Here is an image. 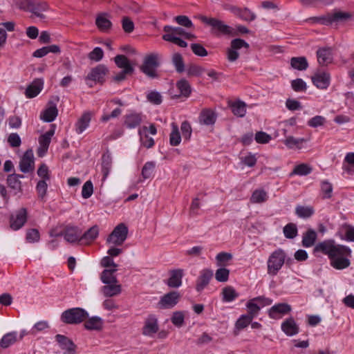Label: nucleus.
Returning <instances> with one entry per match:
<instances>
[{
	"label": "nucleus",
	"mask_w": 354,
	"mask_h": 354,
	"mask_svg": "<svg viewBox=\"0 0 354 354\" xmlns=\"http://www.w3.org/2000/svg\"><path fill=\"white\" fill-rule=\"evenodd\" d=\"M313 253H322L330 259L337 255H351V250L345 245L336 244L333 239H328L318 243L313 249Z\"/></svg>",
	"instance_id": "obj_1"
},
{
	"label": "nucleus",
	"mask_w": 354,
	"mask_h": 354,
	"mask_svg": "<svg viewBox=\"0 0 354 354\" xmlns=\"http://www.w3.org/2000/svg\"><path fill=\"white\" fill-rule=\"evenodd\" d=\"M286 254L279 248L271 253L268 259V273L276 275L285 263Z\"/></svg>",
	"instance_id": "obj_2"
},
{
	"label": "nucleus",
	"mask_w": 354,
	"mask_h": 354,
	"mask_svg": "<svg viewBox=\"0 0 354 354\" xmlns=\"http://www.w3.org/2000/svg\"><path fill=\"white\" fill-rule=\"evenodd\" d=\"M200 20L206 25L212 27V32L216 35H233V29L232 27L226 25L220 19L213 17H207L206 16H201Z\"/></svg>",
	"instance_id": "obj_3"
},
{
	"label": "nucleus",
	"mask_w": 354,
	"mask_h": 354,
	"mask_svg": "<svg viewBox=\"0 0 354 354\" xmlns=\"http://www.w3.org/2000/svg\"><path fill=\"white\" fill-rule=\"evenodd\" d=\"M88 317V313L81 308H73L65 310L61 315V319L68 324H78Z\"/></svg>",
	"instance_id": "obj_4"
},
{
	"label": "nucleus",
	"mask_w": 354,
	"mask_h": 354,
	"mask_svg": "<svg viewBox=\"0 0 354 354\" xmlns=\"http://www.w3.org/2000/svg\"><path fill=\"white\" fill-rule=\"evenodd\" d=\"M158 59L159 55L157 53L147 55L140 66V71L151 78L157 77L156 68L159 66Z\"/></svg>",
	"instance_id": "obj_5"
},
{
	"label": "nucleus",
	"mask_w": 354,
	"mask_h": 354,
	"mask_svg": "<svg viewBox=\"0 0 354 354\" xmlns=\"http://www.w3.org/2000/svg\"><path fill=\"white\" fill-rule=\"evenodd\" d=\"M128 228L124 223L118 225L112 232L109 235L106 242L115 245H122L127 239Z\"/></svg>",
	"instance_id": "obj_6"
},
{
	"label": "nucleus",
	"mask_w": 354,
	"mask_h": 354,
	"mask_svg": "<svg viewBox=\"0 0 354 354\" xmlns=\"http://www.w3.org/2000/svg\"><path fill=\"white\" fill-rule=\"evenodd\" d=\"M108 73V68L103 64H99L95 67L91 68L87 76L85 77L86 84L89 87H93V84L89 83L88 81L94 82L95 83H99L103 84L105 82V76Z\"/></svg>",
	"instance_id": "obj_7"
},
{
	"label": "nucleus",
	"mask_w": 354,
	"mask_h": 354,
	"mask_svg": "<svg viewBox=\"0 0 354 354\" xmlns=\"http://www.w3.org/2000/svg\"><path fill=\"white\" fill-rule=\"evenodd\" d=\"M28 211L26 208L22 207L17 210L10 217V227L13 230H18L21 228L27 221Z\"/></svg>",
	"instance_id": "obj_8"
},
{
	"label": "nucleus",
	"mask_w": 354,
	"mask_h": 354,
	"mask_svg": "<svg viewBox=\"0 0 354 354\" xmlns=\"http://www.w3.org/2000/svg\"><path fill=\"white\" fill-rule=\"evenodd\" d=\"M328 15L329 25L335 26L345 24L353 18L352 12L341 10H334L333 12H328Z\"/></svg>",
	"instance_id": "obj_9"
},
{
	"label": "nucleus",
	"mask_w": 354,
	"mask_h": 354,
	"mask_svg": "<svg viewBox=\"0 0 354 354\" xmlns=\"http://www.w3.org/2000/svg\"><path fill=\"white\" fill-rule=\"evenodd\" d=\"M180 298L181 295L178 292L171 291L160 298L158 306L160 308H172L179 302Z\"/></svg>",
	"instance_id": "obj_10"
},
{
	"label": "nucleus",
	"mask_w": 354,
	"mask_h": 354,
	"mask_svg": "<svg viewBox=\"0 0 354 354\" xmlns=\"http://www.w3.org/2000/svg\"><path fill=\"white\" fill-rule=\"evenodd\" d=\"M158 320L156 315H149L144 322L142 334L145 336L153 337L158 332Z\"/></svg>",
	"instance_id": "obj_11"
},
{
	"label": "nucleus",
	"mask_w": 354,
	"mask_h": 354,
	"mask_svg": "<svg viewBox=\"0 0 354 354\" xmlns=\"http://www.w3.org/2000/svg\"><path fill=\"white\" fill-rule=\"evenodd\" d=\"M19 169L23 173H28L34 171L35 161L32 149H28L24 153L19 161Z\"/></svg>",
	"instance_id": "obj_12"
},
{
	"label": "nucleus",
	"mask_w": 354,
	"mask_h": 354,
	"mask_svg": "<svg viewBox=\"0 0 354 354\" xmlns=\"http://www.w3.org/2000/svg\"><path fill=\"white\" fill-rule=\"evenodd\" d=\"M292 310L291 306L286 303H279L272 306L269 311V317L273 319H279Z\"/></svg>",
	"instance_id": "obj_13"
},
{
	"label": "nucleus",
	"mask_w": 354,
	"mask_h": 354,
	"mask_svg": "<svg viewBox=\"0 0 354 354\" xmlns=\"http://www.w3.org/2000/svg\"><path fill=\"white\" fill-rule=\"evenodd\" d=\"M55 339L59 347L64 351L63 354H75L77 346L71 339L62 335H57Z\"/></svg>",
	"instance_id": "obj_14"
},
{
	"label": "nucleus",
	"mask_w": 354,
	"mask_h": 354,
	"mask_svg": "<svg viewBox=\"0 0 354 354\" xmlns=\"http://www.w3.org/2000/svg\"><path fill=\"white\" fill-rule=\"evenodd\" d=\"M311 79L313 84L320 89L327 88L330 83V76L327 72H317Z\"/></svg>",
	"instance_id": "obj_15"
},
{
	"label": "nucleus",
	"mask_w": 354,
	"mask_h": 354,
	"mask_svg": "<svg viewBox=\"0 0 354 354\" xmlns=\"http://www.w3.org/2000/svg\"><path fill=\"white\" fill-rule=\"evenodd\" d=\"M62 234L68 242L81 243L82 230L77 226H67Z\"/></svg>",
	"instance_id": "obj_16"
},
{
	"label": "nucleus",
	"mask_w": 354,
	"mask_h": 354,
	"mask_svg": "<svg viewBox=\"0 0 354 354\" xmlns=\"http://www.w3.org/2000/svg\"><path fill=\"white\" fill-rule=\"evenodd\" d=\"M55 133L54 129H50L39 138V147L37 149V155L42 157L47 152L51 141V137Z\"/></svg>",
	"instance_id": "obj_17"
},
{
	"label": "nucleus",
	"mask_w": 354,
	"mask_h": 354,
	"mask_svg": "<svg viewBox=\"0 0 354 354\" xmlns=\"http://www.w3.org/2000/svg\"><path fill=\"white\" fill-rule=\"evenodd\" d=\"M49 9V6L46 1L40 0H35V2L30 9L32 13L31 18L35 17L39 18L41 20L46 19V15L43 12L47 11Z\"/></svg>",
	"instance_id": "obj_18"
},
{
	"label": "nucleus",
	"mask_w": 354,
	"mask_h": 354,
	"mask_svg": "<svg viewBox=\"0 0 354 354\" xmlns=\"http://www.w3.org/2000/svg\"><path fill=\"white\" fill-rule=\"evenodd\" d=\"M116 271L115 268L113 269H106L101 274L102 281L107 284L103 288H121L120 284H117L118 281L116 277L114 276V272Z\"/></svg>",
	"instance_id": "obj_19"
},
{
	"label": "nucleus",
	"mask_w": 354,
	"mask_h": 354,
	"mask_svg": "<svg viewBox=\"0 0 354 354\" xmlns=\"http://www.w3.org/2000/svg\"><path fill=\"white\" fill-rule=\"evenodd\" d=\"M229 10L232 13L243 21H252L256 19V15L248 8L242 9L234 6H231Z\"/></svg>",
	"instance_id": "obj_20"
},
{
	"label": "nucleus",
	"mask_w": 354,
	"mask_h": 354,
	"mask_svg": "<svg viewBox=\"0 0 354 354\" xmlns=\"http://www.w3.org/2000/svg\"><path fill=\"white\" fill-rule=\"evenodd\" d=\"M142 122V115L139 113H130L124 116V125L128 129H135Z\"/></svg>",
	"instance_id": "obj_21"
},
{
	"label": "nucleus",
	"mask_w": 354,
	"mask_h": 354,
	"mask_svg": "<svg viewBox=\"0 0 354 354\" xmlns=\"http://www.w3.org/2000/svg\"><path fill=\"white\" fill-rule=\"evenodd\" d=\"M24 177L22 174H17L15 173L8 176L6 179L7 185L9 188L14 191L15 194L22 192L20 178Z\"/></svg>",
	"instance_id": "obj_22"
},
{
	"label": "nucleus",
	"mask_w": 354,
	"mask_h": 354,
	"mask_svg": "<svg viewBox=\"0 0 354 354\" xmlns=\"http://www.w3.org/2000/svg\"><path fill=\"white\" fill-rule=\"evenodd\" d=\"M84 321V326L88 330L101 331L104 328V321L100 317L93 316Z\"/></svg>",
	"instance_id": "obj_23"
},
{
	"label": "nucleus",
	"mask_w": 354,
	"mask_h": 354,
	"mask_svg": "<svg viewBox=\"0 0 354 354\" xmlns=\"http://www.w3.org/2000/svg\"><path fill=\"white\" fill-rule=\"evenodd\" d=\"M317 62L321 66H327L333 61L331 48L325 47L317 50Z\"/></svg>",
	"instance_id": "obj_24"
},
{
	"label": "nucleus",
	"mask_w": 354,
	"mask_h": 354,
	"mask_svg": "<svg viewBox=\"0 0 354 354\" xmlns=\"http://www.w3.org/2000/svg\"><path fill=\"white\" fill-rule=\"evenodd\" d=\"M281 330L288 336H293L299 333V328L292 317H289L281 324Z\"/></svg>",
	"instance_id": "obj_25"
},
{
	"label": "nucleus",
	"mask_w": 354,
	"mask_h": 354,
	"mask_svg": "<svg viewBox=\"0 0 354 354\" xmlns=\"http://www.w3.org/2000/svg\"><path fill=\"white\" fill-rule=\"evenodd\" d=\"M184 275L183 269H176L170 271V277L167 285L170 288H178L182 284V278Z\"/></svg>",
	"instance_id": "obj_26"
},
{
	"label": "nucleus",
	"mask_w": 354,
	"mask_h": 354,
	"mask_svg": "<svg viewBox=\"0 0 354 354\" xmlns=\"http://www.w3.org/2000/svg\"><path fill=\"white\" fill-rule=\"evenodd\" d=\"M44 82L40 79L34 80L26 89L25 95L28 98L36 97L42 90Z\"/></svg>",
	"instance_id": "obj_27"
},
{
	"label": "nucleus",
	"mask_w": 354,
	"mask_h": 354,
	"mask_svg": "<svg viewBox=\"0 0 354 354\" xmlns=\"http://www.w3.org/2000/svg\"><path fill=\"white\" fill-rule=\"evenodd\" d=\"M351 255H337L330 259V265L337 270H343L350 266V260L348 259Z\"/></svg>",
	"instance_id": "obj_28"
},
{
	"label": "nucleus",
	"mask_w": 354,
	"mask_h": 354,
	"mask_svg": "<svg viewBox=\"0 0 354 354\" xmlns=\"http://www.w3.org/2000/svg\"><path fill=\"white\" fill-rule=\"evenodd\" d=\"M49 106L40 115V118L46 122H51L57 116L58 110L56 104L52 102H49Z\"/></svg>",
	"instance_id": "obj_29"
},
{
	"label": "nucleus",
	"mask_w": 354,
	"mask_h": 354,
	"mask_svg": "<svg viewBox=\"0 0 354 354\" xmlns=\"http://www.w3.org/2000/svg\"><path fill=\"white\" fill-rule=\"evenodd\" d=\"M214 276L213 270L211 269H203L200 272L196 280V288H204L207 286Z\"/></svg>",
	"instance_id": "obj_30"
},
{
	"label": "nucleus",
	"mask_w": 354,
	"mask_h": 354,
	"mask_svg": "<svg viewBox=\"0 0 354 354\" xmlns=\"http://www.w3.org/2000/svg\"><path fill=\"white\" fill-rule=\"evenodd\" d=\"M99 235V227L97 225H93L90 227L85 232H82L81 235V243L82 244H90L93 241L96 239V238Z\"/></svg>",
	"instance_id": "obj_31"
},
{
	"label": "nucleus",
	"mask_w": 354,
	"mask_h": 354,
	"mask_svg": "<svg viewBox=\"0 0 354 354\" xmlns=\"http://www.w3.org/2000/svg\"><path fill=\"white\" fill-rule=\"evenodd\" d=\"M261 297H256L249 300L247 303V308H248V315L254 319L255 317L260 309H261Z\"/></svg>",
	"instance_id": "obj_32"
},
{
	"label": "nucleus",
	"mask_w": 354,
	"mask_h": 354,
	"mask_svg": "<svg viewBox=\"0 0 354 354\" xmlns=\"http://www.w3.org/2000/svg\"><path fill=\"white\" fill-rule=\"evenodd\" d=\"M176 86L180 92V95H176V97L183 96L187 98L190 96L192 89L189 82L186 79L179 80L176 82Z\"/></svg>",
	"instance_id": "obj_33"
},
{
	"label": "nucleus",
	"mask_w": 354,
	"mask_h": 354,
	"mask_svg": "<svg viewBox=\"0 0 354 354\" xmlns=\"http://www.w3.org/2000/svg\"><path fill=\"white\" fill-rule=\"evenodd\" d=\"M114 61L118 68L123 69L124 73H133L134 68L125 55H118L115 57Z\"/></svg>",
	"instance_id": "obj_34"
},
{
	"label": "nucleus",
	"mask_w": 354,
	"mask_h": 354,
	"mask_svg": "<svg viewBox=\"0 0 354 354\" xmlns=\"http://www.w3.org/2000/svg\"><path fill=\"white\" fill-rule=\"evenodd\" d=\"M91 120L90 112L84 113L75 124V131L77 133H82L89 125Z\"/></svg>",
	"instance_id": "obj_35"
},
{
	"label": "nucleus",
	"mask_w": 354,
	"mask_h": 354,
	"mask_svg": "<svg viewBox=\"0 0 354 354\" xmlns=\"http://www.w3.org/2000/svg\"><path fill=\"white\" fill-rule=\"evenodd\" d=\"M112 167V158L111 153L107 151L102 156V172L103 180L107 178Z\"/></svg>",
	"instance_id": "obj_36"
},
{
	"label": "nucleus",
	"mask_w": 354,
	"mask_h": 354,
	"mask_svg": "<svg viewBox=\"0 0 354 354\" xmlns=\"http://www.w3.org/2000/svg\"><path fill=\"white\" fill-rule=\"evenodd\" d=\"M317 238V232L313 229H308L302 236V245L305 248H310L315 245Z\"/></svg>",
	"instance_id": "obj_37"
},
{
	"label": "nucleus",
	"mask_w": 354,
	"mask_h": 354,
	"mask_svg": "<svg viewBox=\"0 0 354 354\" xmlns=\"http://www.w3.org/2000/svg\"><path fill=\"white\" fill-rule=\"evenodd\" d=\"M95 24L97 28L104 32H109L112 26L111 21L106 18L104 14H101L97 17Z\"/></svg>",
	"instance_id": "obj_38"
},
{
	"label": "nucleus",
	"mask_w": 354,
	"mask_h": 354,
	"mask_svg": "<svg viewBox=\"0 0 354 354\" xmlns=\"http://www.w3.org/2000/svg\"><path fill=\"white\" fill-rule=\"evenodd\" d=\"M199 118L201 123L206 125H211L215 123L216 115L213 111L205 109L202 111Z\"/></svg>",
	"instance_id": "obj_39"
},
{
	"label": "nucleus",
	"mask_w": 354,
	"mask_h": 354,
	"mask_svg": "<svg viewBox=\"0 0 354 354\" xmlns=\"http://www.w3.org/2000/svg\"><path fill=\"white\" fill-rule=\"evenodd\" d=\"M290 66L298 71L306 70L308 63L305 57H293L290 59Z\"/></svg>",
	"instance_id": "obj_40"
},
{
	"label": "nucleus",
	"mask_w": 354,
	"mask_h": 354,
	"mask_svg": "<svg viewBox=\"0 0 354 354\" xmlns=\"http://www.w3.org/2000/svg\"><path fill=\"white\" fill-rule=\"evenodd\" d=\"M232 112L238 117H243L246 113V104L241 100H238L232 103Z\"/></svg>",
	"instance_id": "obj_41"
},
{
	"label": "nucleus",
	"mask_w": 354,
	"mask_h": 354,
	"mask_svg": "<svg viewBox=\"0 0 354 354\" xmlns=\"http://www.w3.org/2000/svg\"><path fill=\"white\" fill-rule=\"evenodd\" d=\"M171 62L178 73H182L185 70L183 57L179 53H175L171 57Z\"/></svg>",
	"instance_id": "obj_42"
},
{
	"label": "nucleus",
	"mask_w": 354,
	"mask_h": 354,
	"mask_svg": "<svg viewBox=\"0 0 354 354\" xmlns=\"http://www.w3.org/2000/svg\"><path fill=\"white\" fill-rule=\"evenodd\" d=\"M315 211L313 207L297 205L295 208V214L298 217L302 218H308L311 217Z\"/></svg>",
	"instance_id": "obj_43"
},
{
	"label": "nucleus",
	"mask_w": 354,
	"mask_h": 354,
	"mask_svg": "<svg viewBox=\"0 0 354 354\" xmlns=\"http://www.w3.org/2000/svg\"><path fill=\"white\" fill-rule=\"evenodd\" d=\"M343 169L348 174L354 173V153H348L344 158Z\"/></svg>",
	"instance_id": "obj_44"
},
{
	"label": "nucleus",
	"mask_w": 354,
	"mask_h": 354,
	"mask_svg": "<svg viewBox=\"0 0 354 354\" xmlns=\"http://www.w3.org/2000/svg\"><path fill=\"white\" fill-rule=\"evenodd\" d=\"M313 169L310 166L307 164L302 163L295 167L292 171L290 173V176L299 175V176H306L310 174Z\"/></svg>",
	"instance_id": "obj_45"
},
{
	"label": "nucleus",
	"mask_w": 354,
	"mask_h": 354,
	"mask_svg": "<svg viewBox=\"0 0 354 354\" xmlns=\"http://www.w3.org/2000/svg\"><path fill=\"white\" fill-rule=\"evenodd\" d=\"M205 71V68L195 64H189L187 67V74L189 77H199Z\"/></svg>",
	"instance_id": "obj_46"
},
{
	"label": "nucleus",
	"mask_w": 354,
	"mask_h": 354,
	"mask_svg": "<svg viewBox=\"0 0 354 354\" xmlns=\"http://www.w3.org/2000/svg\"><path fill=\"white\" fill-rule=\"evenodd\" d=\"M268 199L267 193L263 189H256L253 192L250 202L252 203H261L266 201Z\"/></svg>",
	"instance_id": "obj_47"
},
{
	"label": "nucleus",
	"mask_w": 354,
	"mask_h": 354,
	"mask_svg": "<svg viewBox=\"0 0 354 354\" xmlns=\"http://www.w3.org/2000/svg\"><path fill=\"white\" fill-rule=\"evenodd\" d=\"M283 232L286 238L292 239L297 236L298 230L296 224L288 223L283 227Z\"/></svg>",
	"instance_id": "obj_48"
},
{
	"label": "nucleus",
	"mask_w": 354,
	"mask_h": 354,
	"mask_svg": "<svg viewBox=\"0 0 354 354\" xmlns=\"http://www.w3.org/2000/svg\"><path fill=\"white\" fill-rule=\"evenodd\" d=\"M156 163L153 161L147 162L144 165L141 171V176L143 180L148 179L151 176L153 172L154 171Z\"/></svg>",
	"instance_id": "obj_49"
},
{
	"label": "nucleus",
	"mask_w": 354,
	"mask_h": 354,
	"mask_svg": "<svg viewBox=\"0 0 354 354\" xmlns=\"http://www.w3.org/2000/svg\"><path fill=\"white\" fill-rule=\"evenodd\" d=\"M17 341V334L16 333H9L6 334L0 342V346L3 348H8L11 344H14Z\"/></svg>",
	"instance_id": "obj_50"
},
{
	"label": "nucleus",
	"mask_w": 354,
	"mask_h": 354,
	"mask_svg": "<svg viewBox=\"0 0 354 354\" xmlns=\"http://www.w3.org/2000/svg\"><path fill=\"white\" fill-rule=\"evenodd\" d=\"M173 129L170 133L169 142L171 146H178L181 141V137L178 131V126L172 124Z\"/></svg>",
	"instance_id": "obj_51"
},
{
	"label": "nucleus",
	"mask_w": 354,
	"mask_h": 354,
	"mask_svg": "<svg viewBox=\"0 0 354 354\" xmlns=\"http://www.w3.org/2000/svg\"><path fill=\"white\" fill-rule=\"evenodd\" d=\"M171 323L176 327L180 328L185 323V314L183 311H175L171 317Z\"/></svg>",
	"instance_id": "obj_52"
},
{
	"label": "nucleus",
	"mask_w": 354,
	"mask_h": 354,
	"mask_svg": "<svg viewBox=\"0 0 354 354\" xmlns=\"http://www.w3.org/2000/svg\"><path fill=\"white\" fill-rule=\"evenodd\" d=\"M163 30L165 32V35H169L173 37L183 36L185 35V30L180 27H172L171 26H165L163 28Z\"/></svg>",
	"instance_id": "obj_53"
},
{
	"label": "nucleus",
	"mask_w": 354,
	"mask_h": 354,
	"mask_svg": "<svg viewBox=\"0 0 354 354\" xmlns=\"http://www.w3.org/2000/svg\"><path fill=\"white\" fill-rule=\"evenodd\" d=\"M306 142L307 140L305 138H295L293 136H288L285 140V145L289 148H293L294 147H296L300 149L301 145Z\"/></svg>",
	"instance_id": "obj_54"
},
{
	"label": "nucleus",
	"mask_w": 354,
	"mask_h": 354,
	"mask_svg": "<svg viewBox=\"0 0 354 354\" xmlns=\"http://www.w3.org/2000/svg\"><path fill=\"white\" fill-rule=\"evenodd\" d=\"M232 259V254L225 252L218 253L216 257L217 265L221 267L225 266L227 263Z\"/></svg>",
	"instance_id": "obj_55"
},
{
	"label": "nucleus",
	"mask_w": 354,
	"mask_h": 354,
	"mask_svg": "<svg viewBox=\"0 0 354 354\" xmlns=\"http://www.w3.org/2000/svg\"><path fill=\"white\" fill-rule=\"evenodd\" d=\"M321 192L323 198H330L332 197L333 185L328 180H324L321 183Z\"/></svg>",
	"instance_id": "obj_56"
},
{
	"label": "nucleus",
	"mask_w": 354,
	"mask_h": 354,
	"mask_svg": "<svg viewBox=\"0 0 354 354\" xmlns=\"http://www.w3.org/2000/svg\"><path fill=\"white\" fill-rule=\"evenodd\" d=\"M306 21L312 24H319L324 26H330L328 13L319 17H310L306 19Z\"/></svg>",
	"instance_id": "obj_57"
},
{
	"label": "nucleus",
	"mask_w": 354,
	"mask_h": 354,
	"mask_svg": "<svg viewBox=\"0 0 354 354\" xmlns=\"http://www.w3.org/2000/svg\"><path fill=\"white\" fill-rule=\"evenodd\" d=\"M162 39L166 41L175 44L181 48H185L187 46V43L185 41L180 39L179 37H173L169 35H163Z\"/></svg>",
	"instance_id": "obj_58"
},
{
	"label": "nucleus",
	"mask_w": 354,
	"mask_h": 354,
	"mask_svg": "<svg viewBox=\"0 0 354 354\" xmlns=\"http://www.w3.org/2000/svg\"><path fill=\"white\" fill-rule=\"evenodd\" d=\"M230 270L225 268H218L215 273V279L220 282L227 281L229 278Z\"/></svg>",
	"instance_id": "obj_59"
},
{
	"label": "nucleus",
	"mask_w": 354,
	"mask_h": 354,
	"mask_svg": "<svg viewBox=\"0 0 354 354\" xmlns=\"http://www.w3.org/2000/svg\"><path fill=\"white\" fill-rule=\"evenodd\" d=\"M253 319L248 315H243L236 322V328L239 330L243 329L248 326Z\"/></svg>",
	"instance_id": "obj_60"
},
{
	"label": "nucleus",
	"mask_w": 354,
	"mask_h": 354,
	"mask_svg": "<svg viewBox=\"0 0 354 354\" xmlns=\"http://www.w3.org/2000/svg\"><path fill=\"white\" fill-rule=\"evenodd\" d=\"M138 134L140 138V141L142 145L147 147V148H151L154 145V140L152 138L149 137L146 133H142V131L141 129L138 130Z\"/></svg>",
	"instance_id": "obj_61"
},
{
	"label": "nucleus",
	"mask_w": 354,
	"mask_h": 354,
	"mask_svg": "<svg viewBox=\"0 0 354 354\" xmlns=\"http://www.w3.org/2000/svg\"><path fill=\"white\" fill-rule=\"evenodd\" d=\"M104 57V51L100 47H95L91 52L88 55L89 59L95 62L100 61Z\"/></svg>",
	"instance_id": "obj_62"
},
{
	"label": "nucleus",
	"mask_w": 354,
	"mask_h": 354,
	"mask_svg": "<svg viewBox=\"0 0 354 354\" xmlns=\"http://www.w3.org/2000/svg\"><path fill=\"white\" fill-rule=\"evenodd\" d=\"M93 193V185L91 180H87L82 187V196L87 199L90 198Z\"/></svg>",
	"instance_id": "obj_63"
},
{
	"label": "nucleus",
	"mask_w": 354,
	"mask_h": 354,
	"mask_svg": "<svg viewBox=\"0 0 354 354\" xmlns=\"http://www.w3.org/2000/svg\"><path fill=\"white\" fill-rule=\"evenodd\" d=\"M291 86L296 92L305 91L307 88L306 82L301 78H297L291 82Z\"/></svg>",
	"instance_id": "obj_64"
}]
</instances>
